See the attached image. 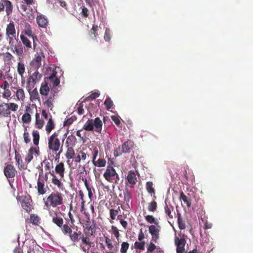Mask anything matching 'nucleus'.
<instances>
[{
    "label": "nucleus",
    "instance_id": "f257e3e1",
    "mask_svg": "<svg viewBox=\"0 0 253 253\" xmlns=\"http://www.w3.org/2000/svg\"><path fill=\"white\" fill-rule=\"evenodd\" d=\"M65 172V165L62 162L57 164L54 170L49 172L52 176L51 183L59 189L62 188L63 186L62 181L64 179Z\"/></svg>",
    "mask_w": 253,
    "mask_h": 253
},
{
    "label": "nucleus",
    "instance_id": "f03ea898",
    "mask_svg": "<svg viewBox=\"0 0 253 253\" xmlns=\"http://www.w3.org/2000/svg\"><path fill=\"white\" fill-rule=\"evenodd\" d=\"M59 131H55L48 138V148L55 155V160L59 159L63 151V145L58 138Z\"/></svg>",
    "mask_w": 253,
    "mask_h": 253
},
{
    "label": "nucleus",
    "instance_id": "7ed1b4c3",
    "mask_svg": "<svg viewBox=\"0 0 253 253\" xmlns=\"http://www.w3.org/2000/svg\"><path fill=\"white\" fill-rule=\"evenodd\" d=\"M64 200V195L58 191L52 192L48 196L43 199L44 207L47 209L63 205Z\"/></svg>",
    "mask_w": 253,
    "mask_h": 253
},
{
    "label": "nucleus",
    "instance_id": "20e7f679",
    "mask_svg": "<svg viewBox=\"0 0 253 253\" xmlns=\"http://www.w3.org/2000/svg\"><path fill=\"white\" fill-rule=\"evenodd\" d=\"M71 231L67 234H64V235H68L70 240L75 244L78 242L80 239L82 240V244L80 245V248L84 252H87L90 247L91 242L88 237L82 235L81 231L78 232H72V230L71 228Z\"/></svg>",
    "mask_w": 253,
    "mask_h": 253
},
{
    "label": "nucleus",
    "instance_id": "39448f33",
    "mask_svg": "<svg viewBox=\"0 0 253 253\" xmlns=\"http://www.w3.org/2000/svg\"><path fill=\"white\" fill-rule=\"evenodd\" d=\"M48 213L52 218V222L61 229L63 234H67L71 231L70 226L64 223L63 218L60 215L62 214L61 212L49 211Z\"/></svg>",
    "mask_w": 253,
    "mask_h": 253
},
{
    "label": "nucleus",
    "instance_id": "423d86ee",
    "mask_svg": "<svg viewBox=\"0 0 253 253\" xmlns=\"http://www.w3.org/2000/svg\"><path fill=\"white\" fill-rule=\"evenodd\" d=\"M105 179L108 182L118 184L120 177L115 169L111 166H108L103 174Z\"/></svg>",
    "mask_w": 253,
    "mask_h": 253
},
{
    "label": "nucleus",
    "instance_id": "0eeeda50",
    "mask_svg": "<svg viewBox=\"0 0 253 253\" xmlns=\"http://www.w3.org/2000/svg\"><path fill=\"white\" fill-rule=\"evenodd\" d=\"M45 58L43 51L40 49L35 54L34 59L31 61L30 65L34 69H38L42 65L41 62Z\"/></svg>",
    "mask_w": 253,
    "mask_h": 253
},
{
    "label": "nucleus",
    "instance_id": "6e6552de",
    "mask_svg": "<svg viewBox=\"0 0 253 253\" xmlns=\"http://www.w3.org/2000/svg\"><path fill=\"white\" fill-rule=\"evenodd\" d=\"M44 81L47 84L49 83L50 85L52 86L51 88H54L55 90L56 86H58L60 83V79L57 76V72L55 70L52 71L51 74L48 77H45Z\"/></svg>",
    "mask_w": 253,
    "mask_h": 253
},
{
    "label": "nucleus",
    "instance_id": "1a4fd4ad",
    "mask_svg": "<svg viewBox=\"0 0 253 253\" xmlns=\"http://www.w3.org/2000/svg\"><path fill=\"white\" fill-rule=\"evenodd\" d=\"M57 93V90H55L54 88H51L49 95L46 97L45 101H43V105L51 110L54 107L53 103L55 102Z\"/></svg>",
    "mask_w": 253,
    "mask_h": 253
},
{
    "label": "nucleus",
    "instance_id": "9d476101",
    "mask_svg": "<svg viewBox=\"0 0 253 253\" xmlns=\"http://www.w3.org/2000/svg\"><path fill=\"white\" fill-rule=\"evenodd\" d=\"M174 243L176 246V253H183L185 251V246L186 243L185 235H183L182 237L181 238L175 236Z\"/></svg>",
    "mask_w": 253,
    "mask_h": 253
},
{
    "label": "nucleus",
    "instance_id": "9b49d317",
    "mask_svg": "<svg viewBox=\"0 0 253 253\" xmlns=\"http://www.w3.org/2000/svg\"><path fill=\"white\" fill-rule=\"evenodd\" d=\"M17 200L26 212L29 213L32 211L30 199L25 196H21L18 197Z\"/></svg>",
    "mask_w": 253,
    "mask_h": 253
},
{
    "label": "nucleus",
    "instance_id": "f8f14e48",
    "mask_svg": "<svg viewBox=\"0 0 253 253\" xmlns=\"http://www.w3.org/2000/svg\"><path fill=\"white\" fill-rule=\"evenodd\" d=\"M35 70L36 71L30 76L27 82V84L32 87H34L35 84L41 80L42 77V74L38 72V69Z\"/></svg>",
    "mask_w": 253,
    "mask_h": 253
},
{
    "label": "nucleus",
    "instance_id": "ddd939ff",
    "mask_svg": "<svg viewBox=\"0 0 253 253\" xmlns=\"http://www.w3.org/2000/svg\"><path fill=\"white\" fill-rule=\"evenodd\" d=\"M136 181L137 178L135 172L133 170H129L126 178V185L130 188H133Z\"/></svg>",
    "mask_w": 253,
    "mask_h": 253
},
{
    "label": "nucleus",
    "instance_id": "4468645a",
    "mask_svg": "<svg viewBox=\"0 0 253 253\" xmlns=\"http://www.w3.org/2000/svg\"><path fill=\"white\" fill-rule=\"evenodd\" d=\"M40 154V148L38 147H31L28 150V153L25 158V161L30 163L33 159L34 155L39 156Z\"/></svg>",
    "mask_w": 253,
    "mask_h": 253
},
{
    "label": "nucleus",
    "instance_id": "2eb2a0df",
    "mask_svg": "<svg viewBox=\"0 0 253 253\" xmlns=\"http://www.w3.org/2000/svg\"><path fill=\"white\" fill-rule=\"evenodd\" d=\"M4 174L7 178H13L16 174V170L11 164L6 165L3 170Z\"/></svg>",
    "mask_w": 253,
    "mask_h": 253
},
{
    "label": "nucleus",
    "instance_id": "dca6fc26",
    "mask_svg": "<svg viewBox=\"0 0 253 253\" xmlns=\"http://www.w3.org/2000/svg\"><path fill=\"white\" fill-rule=\"evenodd\" d=\"M37 23L41 28H46L48 24L47 17L42 14L38 15L36 18Z\"/></svg>",
    "mask_w": 253,
    "mask_h": 253
},
{
    "label": "nucleus",
    "instance_id": "f3484780",
    "mask_svg": "<svg viewBox=\"0 0 253 253\" xmlns=\"http://www.w3.org/2000/svg\"><path fill=\"white\" fill-rule=\"evenodd\" d=\"M87 156H89L87 152H85L83 150H80L77 152L74 159L76 163H80L81 161H84L86 159Z\"/></svg>",
    "mask_w": 253,
    "mask_h": 253
},
{
    "label": "nucleus",
    "instance_id": "a211bd4d",
    "mask_svg": "<svg viewBox=\"0 0 253 253\" xmlns=\"http://www.w3.org/2000/svg\"><path fill=\"white\" fill-rule=\"evenodd\" d=\"M40 175H39V179L37 182V189L38 193L40 195H44L46 193L47 190V187L45 186L44 182L43 180H41Z\"/></svg>",
    "mask_w": 253,
    "mask_h": 253
},
{
    "label": "nucleus",
    "instance_id": "6ab92c4d",
    "mask_svg": "<svg viewBox=\"0 0 253 253\" xmlns=\"http://www.w3.org/2000/svg\"><path fill=\"white\" fill-rule=\"evenodd\" d=\"M8 108L6 103L0 104V116L1 117L10 118L11 112L9 111Z\"/></svg>",
    "mask_w": 253,
    "mask_h": 253
},
{
    "label": "nucleus",
    "instance_id": "aec40b11",
    "mask_svg": "<svg viewBox=\"0 0 253 253\" xmlns=\"http://www.w3.org/2000/svg\"><path fill=\"white\" fill-rule=\"evenodd\" d=\"M26 246L27 248V253H36L35 250L37 248L36 242L33 240H27Z\"/></svg>",
    "mask_w": 253,
    "mask_h": 253
},
{
    "label": "nucleus",
    "instance_id": "412c9836",
    "mask_svg": "<svg viewBox=\"0 0 253 253\" xmlns=\"http://www.w3.org/2000/svg\"><path fill=\"white\" fill-rule=\"evenodd\" d=\"M50 88L46 82L44 81L41 84L40 93L42 96H46L49 93Z\"/></svg>",
    "mask_w": 253,
    "mask_h": 253
},
{
    "label": "nucleus",
    "instance_id": "4be33fe9",
    "mask_svg": "<svg viewBox=\"0 0 253 253\" xmlns=\"http://www.w3.org/2000/svg\"><path fill=\"white\" fill-rule=\"evenodd\" d=\"M93 124L94 131L99 133H101L103 123L101 120L97 117L94 120H93Z\"/></svg>",
    "mask_w": 253,
    "mask_h": 253
},
{
    "label": "nucleus",
    "instance_id": "5701e85b",
    "mask_svg": "<svg viewBox=\"0 0 253 253\" xmlns=\"http://www.w3.org/2000/svg\"><path fill=\"white\" fill-rule=\"evenodd\" d=\"M14 35H16V30L14 22L12 21L7 25L6 28V36L9 37Z\"/></svg>",
    "mask_w": 253,
    "mask_h": 253
},
{
    "label": "nucleus",
    "instance_id": "b1692460",
    "mask_svg": "<svg viewBox=\"0 0 253 253\" xmlns=\"http://www.w3.org/2000/svg\"><path fill=\"white\" fill-rule=\"evenodd\" d=\"M16 89L15 92L17 99L20 101L23 102L25 98V91L23 88L20 87H14Z\"/></svg>",
    "mask_w": 253,
    "mask_h": 253
},
{
    "label": "nucleus",
    "instance_id": "393cba45",
    "mask_svg": "<svg viewBox=\"0 0 253 253\" xmlns=\"http://www.w3.org/2000/svg\"><path fill=\"white\" fill-rule=\"evenodd\" d=\"M105 243L108 249L111 251L105 253H116L118 251V247H114L112 245V241L108 237H105Z\"/></svg>",
    "mask_w": 253,
    "mask_h": 253
},
{
    "label": "nucleus",
    "instance_id": "a878e982",
    "mask_svg": "<svg viewBox=\"0 0 253 253\" xmlns=\"http://www.w3.org/2000/svg\"><path fill=\"white\" fill-rule=\"evenodd\" d=\"M133 142L130 140H128L127 141L125 142L121 146L124 153H129L131 149L133 146Z\"/></svg>",
    "mask_w": 253,
    "mask_h": 253
},
{
    "label": "nucleus",
    "instance_id": "bb28decb",
    "mask_svg": "<svg viewBox=\"0 0 253 253\" xmlns=\"http://www.w3.org/2000/svg\"><path fill=\"white\" fill-rule=\"evenodd\" d=\"M165 212L167 214V216L169 218L172 219L173 218V215L171 213L172 211H174L173 207L169 204H168L165 202V205L164 207Z\"/></svg>",
    "mask_w": 253,
    "mask_h": 253
},
{
    "label": "nucleus",
    "instance_id": "cd10ccee",
    "mask_svg": "<svg viewBox=\"0 0 253 253\" xmlns=\"http://www.w3.org/2000/svg\"><path fill=\"white\" fill-rule=\"evenodd\" d=\"M77 143V139L73 135H70L67 138L65 142L66 146H75Z\"/></svg>",
    "mask_w": 253,
    "mask_h": 253
},
{
    "label": "nucleus",
    "instance_id": "c85d7f7f",
    "mask_svg": "<svg viewBox=\"0 0 253 253\" xmlns=\"http://www.w3.org/2000/svg\"><path fill=\"white\" fill-rule=\"evenodd\" d=\"M29 94L30 95V100L31 101L33 102L36 100L40 101V97L37 88H35L31 91H29Z\"/></svg>",
    "mask_w": 253,
    "mask_h": 253
},
{
    "label": "nucleus",
    "instance_id": "c756f323",
    "mask_svg": "<svg viewBox=\"0 0 253 253\" xmlns=\"http://www.w3.org/2000/svg\"><path fill=\"white\" fill-rule=\"evenodd\" d=\"M4 7L7 15H10L13 10V5L11 2L8 0H4Z\"/></svg>",
    "mask_w": 253,
    "mask_h": 253
},
{
    "label": "nucleus",
    "instance_id": "7c9ffc66",
    "mask_svg": "<svg viewBox=\"0 0 253 253\" xmlns=\"http://www.w3.org/2000/svg\"><path fill=\"white\" fill-rule=\"evenodd\" d=\"M67 151L65 154V157L67 159H74L75 157V151L73 146H66Z\"/></svg>",
    "mask_w": 253,
    "mask_h": 253
},
{
    "label": "nucleus",
    "instance_id": "2f4dec72",
    "mask_svg": "<svg viewBox=\"0 0 253 253\" xmlns=\"http://www.w3.org/2000/svg\"><path fill=\"white\" fill-rule=\"evenodd\" d=\"M33 142L36 147H38L40 141V133L37 130H33L32 131Z\"/></svg>",
    "mask_w": 253,
    "mask_h": 253
},
{
    "label": "nucleus",
    "instance_id": "473e14b6",
    "mask_svg": "<svg viewBox=\"0 0 253 253\" xmlns=\"http://www.w3.org/2000/svg\"><path fill=\"white\" fill-rule=\"evenodd\" d=\"M54 127L55 125L54 121L52 119V117L50 116V118L48 120V121L45 126V130L47 133H49L51 130L54 128Z\"/></svg>",
    "mask_w": 253,
    "mask_h": 253
},
{
    "label": "nucleus",
    "instance_id": "72a5a7b5",
    "mask_svg": "<svg viewBox=\"0 0 253 253\" xmlns=\"http://www.w3.org/2000/svg\"><path fill=\"white\" fill-rule=\"evenodd\" d=\"M36 122H35V125L36 126V127L39 129H41L44 125V121L40 118V114L38 113L36 114Z\"/></svg>",
    "mask_w": 253,
    "mask_h": 253
},
{
    "label": "nucleus",
    "instance_id": "f704fd0d",
    "mask_svg": "<svg viewBox=\"0 0 253 253\" xmlns=\"http://www.w3.org/2000/svg\"><path fill=\"white\" fill-rule=\"evenodd\" d=\"M83 129L86 131H93L94 130L93 119H88L84 125Z\"/></svg>",
    "mask_w": 253,
    "mask_h": 253
},
{
    "label": "nucleus",
    "instance_id": "c9c22d12",
    "mask_svg": "<svg viewBox=\"0 0 253 253\" xmlns=\"http://www.w3.org/2000/svg\"><path fill=\"white\" fill-rule=\"evenodd\" d=\"M179 200H182L186 204L188 208H190L191 206V200L188 198L183 192H181L180 194Z\"/></svg>",
    "mask_w": 253,
    "mask_h": 253
},
{
    "label": "nucleus",
    "instance_id": "e433bc0d",
    "mask_svg": "<svg viewBox=\"0 0 253 253\" xmlns=\"http://www.w3.org/2000/svg\"><path fill=\"white\" fill-rule=\"evenodd\" d=\"M120 208H118V210H114L113 209H111L110 210V218L111 220H110V222L111 223H113L114 221L113 220L116 219V216L119 214V211H120Z\"/></svg>",
    "mask_w": 253,
    "mask_h": 253
},
{
    "label": "nucleus",
    "instance_id": "4c0bfd02",
    "mask_svg": "<svg viewBox=\"0 0 253 253\" xmlns=\"http://www.w3.org/2000/svg\"><path fill=\"white\" fill-rule=\"evenodd\" d=\"M17 72L20 76L22 78L25 72V67L24 63L19 62L17 65Z\"/></svg>",
    "mask_w": 253,
    "mask_h": 253
},
{
    "label": "nucleus",
    "instance_id": "58836bf2",
    "mask_svg": "<svg viewBox=\"0 0 253 253\" xmlns=\"http://www.w3.org/2000/svg\"><path fill=\"white\" fill-rule=\"evenodd\" d=\"M20 39L23 44L28 48L32 47L31 42L28 39V38L25 37L24 35H20Z\"/></svg>",
    "mask_w": 253,
    "mask_h": 253
},
{
    "label": "nucleus",
    "instance_id": "ea45409f",
    "mask_svg": "<svg viewBox=\"0 0 253 253\" xmlns=\"http://www.w3.org/2000/svg\"><path fill=\"white\" fill-rule=\"evenodd\" d=\"M6 40L8 42L10 46H13L18 43V40L16 39V35L6 37Z\"/></svg>",
    "mask_w": 253,
    "mask_h": 253
},
{
    "label": "nucleus",
    "instance_id": "a19ab883",
    "mask_svg": "<svg viewBox=\"0 0 253 253\" xmlns=\"http://www.w3.org/2000/svg\"><path fill=\"white\" fill-rule=\"evenodd\" d=\"M106 161L104 158H99L93 163V165L97 167H104L105 166Z\"/></svg>",
    "mask_w": 253,
    "mask_h": 253
},
{
    "label": "nucleus",
    "instance_id": "79ce46f5",
    "mask_svg": "<svg viewBox=\"0 0 253 253\" xmlns=\"http://www.w3.org/2000/svg\"><path fill=\"white\" fill-rule=\"evenodd\" d=\"M157 203L154 200L150 203H148V210L151 212H154L157 210Z\"/></svg>",
    "mask_w": 253,
    "mask_h": 253
},
{
    "label": "nucleus",
    "instance_id": "37998d69",
    "mask_svg": "<svg viewBox=\"0 0 253 253\" xmlns=\"http://www.w3.org/2000/svg\"><path fill=\"white\" fill-rule=\"evenodd\" d=\"M145 244V241H136L134 244V248L135 249H138L141 251L144 250V246Z\"/></svg>",
    "mask_w": 253,
    "mask_h": 253
},
{
    "label": "nucleus",
    "instance_id": "c03bdc74",
    "mask_svg": "<svg viewBox=\"0 0 253 253\" xmlns=\"http://www.w3.org/2000/svg\"><path fill=\"white\" fill-rule=\"evenodd\" d=\"M153 183L152 182L149 181L146 183V188L148 192L150 194H154L155 193V189L153 187Z\"/></svg>",
    "mask_w": 253,
    "mask_h": 253
},
{
    "label": "nucleus",
    "instance_id": "a18cd8bd",
    "mask_svg": "<svg viewBox=\"0 0 253 253\" xmlns=\"http://www.w3.org/2000/svg\"><path fill=\"white\" fill-rule=\"evenodd\" d=\"M98 30V27L97 25H93L92 28L89 32L90 36L93 35L94 38H96L98 36L97 31Z\"/></svg>",
    "mask_w": 253,
    "mask_h": 253
},
{
    "label": "nucleus",
    "instance_id": "49530a36",
    "mask_svg": "<svg viewBox=\"0 0 253 253\" xmlns=\"http://www.w3.org/2000/svg\"><path fill=\"white\" fill-rule=\"evenodd\" d=\"M30 220L33 224L37 225L39 222L40 218L37 215L32 214L30 215Z\"/></svg>",
    "mask_w": 253,
    "mask_h": 253
},
{
    "label": "nucleus",
    "instance_id": "de8ad7c7",
    "mask_svg": "<svg viewBox=\"0 0 253 253\" xmlns=\"http://www.w3.org/2000/svg\"><path fill=\"white\" fill-rule=\"evenodd\" d=\"M104 105L106 106V108L107 110H109L112 108L113 105V102L109 97H107L105 99L104 101Z\"/></svg>",
    "mask_w": 253,
    "mask_h": 253
},
{
    "label": "nucleus",
    "instance_id": "09e8293b",
    "mask_svg": "<svg viewBox=\"0 0 253 253\" xmlns=\"http://www.w3.org/2000/svg\"><path fill=\"white\" fill-rule=\"evenodd\" d=\"M22 121L24 123L29 124L31 121V116L29 113H25L22 117Z\"/></svg>",
    "mask_w": 253,
    "mask_h": 253
},
{
    "label": "nucleus",
    "instance_id": "8fccbe9b",
    "mask_svg": "<svg viewBox=\"0 0 253 253\" xmlns=\"http://www.w3.org/2000/svg\"><path fill=\"white\" fill-rule=\"evenodd\" d=\"M100 95V93L99 91H95L94 92H92L88 96L86 97L85 100L86 101H89L93 100L97 97H98Z\"/></svg>",
    "mask_w": 253,
    "mask_h": 253
},
{
    "label": "nucleus",
    "instance_id": "3c124183",
    "mask_svg": "<svg viewBox=\"0 0 253 253\" xmlns=\"http://www.w3.org/2000/svg\"><path fill=\"white\" fill-rule=\"evenodd\" d=\"M177 222L178 224V227L180 229H184L185 228V221L182 220L181 218V215L180 213L178 214Z\"/></svg>",
    "mask_w": 253,
    "mask_h": 253
},
{
    "label": "nucleus",
    "instance_id": "603ef678",
    "mask_svg": "<svg viewBox=\"0 0 253 253\" xmlns=\"http://www.w3.org/2000/svg\"><path fill=\"white\" fill-rule=\"evenodd\" d=\"M84 185L88 191V197L89 198V199L90 200H91V198H92V197L93 196V192H92V188L91 187H90L89 186V184L88 183V182L87 181V180L85 179V180L84 181Z\"/></svg>",
    "mask_w": 253,
    "mask_h": 253
},
{
    "label": "nucleus",
    "instance_id": "864d4df0",
    "mask_svg": "<svg viewBox=\"0 0 253 253\" xmlns=\"http://www.w3.org/2000/svg\"><path fill=\"white\" fill-rule=\"evenodd\" d=\"M76 120V117L72 116L70 118H68L64 122V126H69L73 124L74 121Z\"/></svg>",
    "mask_w": 253,
    "mask_h": 253
},
{
    "label": "nucleus",
    "instance_id": "5fc2aeb1",
    "mask_svg": "<svg viewBox=\"0 0 253 253\" xmlns=\"http://www.w3.org/2000/svg\"><path fill=\"white\" fill-rule=\"evenodd\" d=\"M24 141L26 144L29 143L31 141V138L29 133L27 131V129L26 127L24 129V132L23 133Z\"/></svg>",
    "mask_w": 253,
    "mask_h": 253
},
{
    "label": "nucleus",
    "instance_id": "6e6d98bb",
    "mask_svg": "<svg viewBox=\"0 0 253 253\" xmlns=\"http://www.w3.org/2000/svg\"><path fill=\"white\" fill-rule=\"evenodd\" d=\"M7 105L8 107L9 108L8 109L10 112H11V111L15 112L18 110L19 107L18 105L15 103H7Z\"/></svg>",
    "mask_w": 253,
    "mask_h": 253
},
{
    "label": "nucleus",
    "instance_id": "4d7b16f0",
    "mask_svg": "<svg viewBox=\"0 0 253 253\" xmlns=\"http://www.w3.org/2000/svg\"><path fill=\"white\" fill-rule=\"evenodd\" d=\"M145 220L150 223L157 224L158 221L156 219L153 215H148L145 216Z\"/></svg>",
    "mask_w": 253,
    "mask_h": 253
},
{
    "label": "nucleus",
    "instance_id": "13d9d810",
    "mask_svg": "<svg viewBox=\"0 0 253 253\" xmlns=\"http://www.w3.org/2000/svg\"><path fill=\"white\" fill-rule=\"evenodd\" d=\"M111 232L112 233V234L114 235V236L116 237L117 240H119L120 234L119 233V230L118 229L117 227L113 225L112 226Z\"/></svg>",
    "mask_w": 253,
    "mask_h": 253
},
{
    "label": "nucleus",
    "instance_id": "bf43d9fd",
    "mask_svg": "<svg viewBox=\"0 0 253 253\" xmlns=\"http://www.w3.org/2000/svg\"><path fill=\"white\" fill-rule=\"evenodd\" d=\"M104 39L106 42H108L111 40V31L109 28H106Z\"/></svg>",
    "mask_w": 253,
    "mask_h": 253
},
{
    "label": "nucleus",
    "instance_id": "052dcab7",
    "mask_svg": "<svg viewBox=\"0 0 253 253\" xmlns=\"http://www.w3.org/2000/svg\"><path fill=\"white\" fill-rule=\"evenodd\" d=\"M129 244L127 242H123L121 245V252L122 253H126L129 248Z\"/></svg>",
    "mask_w": 253,
    "mask_h": 253
},
{
    "label": "nucleus",
    "instance_id": "680f3d73",
    "mask_svg": "<svg viewBox=\"0 0 253 253\" xmlns=\"http://www.w3.org/2000/svg\"><path fill=\"white\" fill-rule=\"evenodd\" d=\"M24 33L29 37L33 35L32 31L30 27V25L28 23H26V24Z\"/></svg>",
    "mask_w": 253,
    "mask_h": 253
},
{
    "label": "nucleus",
    "instance_id": "e2e57ef3",
    "mask_svg": "<svg viewBox=\"0 0 253 253\" xmlns=\"http://www.w3.org/2000/svg\"><path fill=\"white\" fill-rule=\"evenodd\" d=\"M123 153H125L122 146H119L115 149L114 151V155L117 157L121 156Z\"/></svg>",
    "mask_w": 253,
    "mask_h": 253
},
{
    "label": "nucleus",
    "instance_id": "0e129e2a",
    "mask_svg": "<svg viewBox=\"0 0 253 253\" xmlns=\"http://www.w3.org/2000/svg\"><path fill=\"white\" fill-rule=\"evenodd\" d=\"M10 48L13 52L14 53H16L18 55H20L22 53L23 50L22 49H19L17 47L16 44L13 46H10Z\"/></svg>",
    "mask_w": 253,
    "mask_h": 253
},
{
    "label": "nucleus",
    "instance_id": "69168bd1",
    "mask_svg": "<svg viewBox=\"0 0 253 253\" xmlns=\"http://www.w3.org/2000/svg\"><path fill=\"white\" fill-rule=\"evenodd\" d=\"M149 232L151 235L159 233V230L155 225H150L149 227Z\"/></svg>",
    "mask_w": 253,
    "mask_h": 253
},
{
    "label": "nucleus",
    "instance_id": "338daca9",
    "mask_svg": "<svg viewBox=\"0 0 253 253\" xmlns=\"http://www.w3.org/2000/svg\"><path fill=\"white\" fill-rule=\"evenodd\" d=\"M92 154V163H94L96 161V158L98 154V151L96 149H93L92 150L90 149Z\"/></svg>",
    "mask_w": 253,
    "mask_h": 253
},
{
    "label": "nucleus",
    "instance_id": "774afa93",
    "mask_svg": "<svg viewBox=\"0 0 253 253\" xmlns=\"http://www.w3.org/2000/svg\"><path fill=\"white\" fill-rule=\"evenodd\" d=\"M15 159L17 164L18 165L22 163L21 156L16 151H15Z\"/></svg>",
    "mask_w": 253,
    "mask_h": 253
}]
</instances>
